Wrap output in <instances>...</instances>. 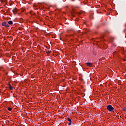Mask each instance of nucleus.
Here are the masks:
<instances>
[{
	"instance_id": "obj_1",
	"label": "nucleus",
	"mask_w": 126,
	"mask_h": 126,
	"mask_svg": "<svg viewBox=\"0 0 126 126\" xmlns=\"http://www.w3.org/2000/svg\"><path fill=\"white\" fill-rule=\"evenodd\" d=\"M107 109L108 111H109V112H113V111L115 110V109L114 108V107H113V106H112V105H108L107 106Z\"/></svg>"
},
{
	"instance_id": "obj_2",
	"label": "nucleus",
	"mask_w": 126,
	"mask_h": 126,
	"mask_svg": "<svg viewBox=\"0 0 126 126\" xmlns=\"http://www.w3.org/2000/svg\"><path fill=\"white\" fill-rule=\"evenodd\" d=\"M86 64L88 66H90L91 67L92 66V63H90V62H88L86 63Z\"/></svg>"
},
{
	"instance_id": "obj_3",
	"label": "nucleus",
	"mask_w": 126,
	"mask_h": 126,
	"mask_svg": "<svg viewBox=\"0 0 126 126\" xmlns=\"http://www.w3.org/2000/svg\"><path fill=\"white\" fill-rule=\"evenodd\" d=\"M13 12L14 13V14H16V13H17V9L16 8H14L13 10Z\"/></svg>"
},
{
	"instance_id": "obj_4",
	"label": "nucleus",
	"mask_w": 126,
	"mask_h": 126,
	"mask_svg": "<svg viewBox=\"0 0 126 126\" xmlns=\"http://www.w3.org/2000/svg\"><path fill=\"white\" fill-rule=\"evenodd\" d=\"M8 24H10V25H11V24H13V22H12V21H9L8 22Z\"/></svg>"
},
{
	"instance_id": "obj_5",
	"label": "nucleus",
	"mask_w": 126,
	"mask_h": 126,
	"mask_svg": "<svg viewBox=\"0 0 126 126\" xmlns=\"http://www.w3.org/2000/svg\"><path fill=\"white\" fill-rule=\"evenodd\" d=\"M9 88H10V89H11V90H12L13 89V87H12V86H11V85L9 84Z\"/></svg>"
},
{
	"instance_id": "obj_6",
	"label": "nucleus",
	"mask_w": 126,
	"mask_h": 126,
	"mask_svg": "<svg viewBox=\"0 0 126 126\" xmlns=\"http://www.w3.org/2000/svg\"><path fill=\"white\" fill-rule=\"evenodd\" d=\"M6 24V22H4L2 23V26H5Z\"/></svg>"
},
{
	"instance_id": "obj_7",
	"label": "nucleus",
	"mask_w": 126,
	"mask_h": 126,
	"mask_svg": "<svg viewBox=\"0 0 126 126\" xmlns=\"http://www.w3.org/2000/svg\"><path fill=\"white\" fill-rule=\"evenodd\" d=\"M122 111H124V112H126V107L123 108Z\"/></svg>"
},
{
	"instance_id": "obj_8",
	"label": "nucleus",
	"mask_w": 126,
	"mask_h": 126,
	"mask_svg": "<svg viewBox=\"0 0 126 126\" xmlns=\"http://www.w3.org/2000/svg\"><path fill=\"white\" fill-rule=\"evenodd\" d=\"M8 111H12V108H10V107H8Z\"/></svg>"
},
{
	"instance_id": "obj_9",
	"label": "nucleus",
	"mask_w": 126,
	"mask_h": 126,
	"mask_svg": "<svg viewBox=\"0 0 126 126\" xmlns=\"http://www.w3.org/2000/svg\"><path fill=\"white\" fill-rule=\"evenodd\" d=\"M67 120H68V122H72L71 121V119H70V118H68V119H67Z\"/></svg>"
},
{
	"instance_id": "obj_10",
	"label": "nucleus",
	"mask_w": 126,
	"mask_h": 126,
	"mask_svg": "<svg viewBox=\"0 0 126 126\" xmlns=\"http://www.w3.org/2000/svg\"><path fill=\"white\" fill-rule=\"evenodd\" d=\"M51 53V51H47L46 53L47 54V55H49L50 53Z\"/></svg>"
},
{
	"instance_id": "obj_11",
	"label": "nucleus",
	"mask_w": 126,
	"mask_h": 126,
	"mask_svg": "<svg viewBox=\"0 0 126 126\" xmlns=\"http://www.w3.org/2000/svg\"><path fill=\"white\" fill-rule=\"evenodd\" d=\"M5 27H9V25L8 24H6L5 25Z\"/></svg>"
},
{
	"instance_id": "obj_12",
	"label": "nucleus",
	"mask_w": 126,
	"mask_h": 126,
	"mask_svg": "<svg viewBox=\"0 0 126 126\" xmlns=\"http://www.w3.org/2000/svg\"><path fill=\"white\" fill-rule=\"evenodd\" d=\"M71 14H72V16H74V13L72 12Z\"/></svg>"
},
{
	"instance_id": "obj_13",
	"label": "nucleus",
	"mask_w": 126,
	"mask_h": 126,
	"mask_svg": "<svg viewBox=\"0 0 126 126\" xmlns=\"http://www.w3.org/2000/svg\"><path fill=\"white\" fill-rule=\"evenodd\" d=\"M71 122H70L68 123L69 126H70V125H71Z\"/></svg>"
},
{
	"instance_id": "obj_14",
	"label": "nucleus",
	"mask_w": 126,
	"mask_h": 126,
	"mask_svg": "<svg viewBox=\"0 0 126 126\" xmlns=\"http://www.w3.org/2000/svg\"><path fill=\"white\" fill-rule=\"evenodd\" d=\"M0 69H1V68H0Z\"/></svg>"
}]
</instances>
